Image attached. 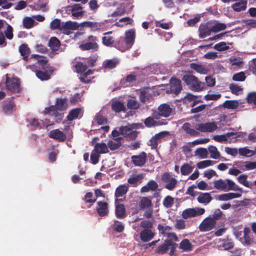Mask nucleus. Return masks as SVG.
Here are the masks:
<instances>
[{
	"label": "nucleus",
	"mask_w": 256,
	"mask_h": 256,
	"mask_svg": "<svg viewBox=\"0 0 256 256\" xmlns=\"http://www.w3.org/2000/svg\"><path fill=\"white\" fill-rule=\"evenodd\" d=\"M182 80L190 89L196 92L202 90L204 86V83L199 81L198 78L194 75H185L182 78Z\"/></svg>",
	"instance_id": "1"
},
{
	"label": "nucleus",
	"mask_w": 256,
	"mask_h": 256,
	"mask_svg": "<svg viewBox=\"0 0 256 256\" xmlns=\"http://www.w3.org/2000/svg\"><path fill=\"white\" fill-rule=\"evenodd\" d=\"M177 245L176 242H172L170 240H166L164 244L158 247L156 252L163 254L167 253L168 250H170L169 254L173 256Z\"/></svg>",
	"instance_id": "2"
},
{
	"label": "nucleus",
	"mask_w": 256,
	"mask_h": 256,
	"mask_svg": "<svg viewBox=\"0 0 256 256\" xmlns=\"http://www.w3.org/2000/svg\"><path fill=\"white\" fill-rule=\"evenodd\" d=\"M6 89L12 93H18L20 91V81L16 78H10L6 76Z\"/></svg>",
	"instance_id": "3"
},
{
	"label": "nucleus",
	"mask_w": 256,
	"mask_h": 256,
	"mask_svg": "<svg viewBox=\"0 0 256 256\" xmlns=\"http://www.w3.org/2000/svg\"><path fill=\"white\" fill-rule=\"evenodd\" d=\"M88 42L81 44L80 46V49L82 50H94V51H97L98 48L97 37L90 35L88 36Z\"/></svg>",
	"instance_id": "4"
},
{
	"label": "nucleus",
	"mask_w": 256,
	"mask_h": 256,
	"mask_svg": "<svg viewBox=\"0 0 256 256\" xmlns=\"http://www.w3.org/2000/svg\"><path fill=\"white\" fill-rule=\"evenodd\" d=\"M216 224V222L210 216L202 220L199 226V229L201 232H208L213 229Z\"/></svg>",
	"instance_id": "5"
},
{
	"label": "nucleus",
	"mask_w": 256,
	"mask_h": 256,
	"mask_svg": "<svg viewBox=\"0 0 256 256\" xmlns=\"http://www.w3.org/2000/svg\"><path fill=\"white\" fill-rule=\"evenodd\" d=\"M218 126L215 122H206L198 124L196 128L200 132H212L218 128Z\"/></svg>",
	"instance_id": "6"
},
{
	"label": "nucleus",
	"mask_w": 256,
	"mask_h": 256,
	"mask_svg": "<svg viewBox=\"0 0 256 256\" xmlns=\"http://www.w3.org/2000/svg\"><path fill=\"white\" fill-rule=\"evenodd\" d=\"M162 180L164 182L167 183L165 188L170 190H173L177 184L176 180L171 177L168 172H166L162 176Z\"/></svg>",
	"instance_id": "7"
},
{
	"label": "nucleus",
	"mask_w": 256,
	"mask_h": 256,
	"mask_svg": "<svg viewBox=\"0 0 256 256\" xmlns=\"http://www.w3.org/2000/svg\"><path fill=\"white\" fill-rule=\"evenodd\" d=\"M147 158L146 154L142 152L139 155H134L131 156L133 164L136 166H142L146 162Z\"/></svg>",
	"instance_id": "8"
},
{
	"label": "nucleus",
	"mask_w": 256,
	"mask_h": 256,
	"mask_svg": "<svg viewBox=\"0 0 256 256\" xmlns=\"http://www.w3.org/2000/svg\"><path fill=\"white\" fill-rule=\"evenodd\" d=\"M180 80L175 78H172L170 80V90L172 93L178 95L182 90Z\"/></svg>",
	"instance_id": "9"
},
{
	"label": "nucleus",
	"mask_w": 256,
	"mask_h": 256,
	"mask_svg": "<svg viewBox=\"0 0 256 256\" xmlns=\"http://www.w3.org/2000/svg\"><path fill=\"white\" fill-rule=\"evenodd\" d=\"M48 136L60 142H63L65 141L66 138V135L63 132L60 131L59 129H55L50 130L48 134Z\"/></svg>",
	"instance_id": "10"
},
{
	"label": "nucleus",
	"mask_w": 256,
	"mask_h": 256,
	"mask_svg": "<svg viewBox=\"0 0 256 256\" xmlns=\"http://www.w3.org/2000/svg\"><path fill=\"white\" fill-rule=\"evenodd\" d=\"M172 110V109L169 104H162L158 107V114L160 116L168 118L170 116Z\"/></svg>",
	"instance_id": "11"
},
{
	"label": "nucleus",
	"mask_w": 256,
	"mask_h": 256,
	"mask_svg": "<svg viewBox=\"0 0 256 256\" xmlns=\"http://www.w3.org/2000/svg\"><path fill=\"white\" fill-rule=\"evenodd\" d=\"M244 236L242 243L244 246H250L254 242V240L252 236H250L251 233L250 229L249 227L245 226L244 228Z\"/></svg>",
	"instance_id": "12"
},
{
	"label": "nucleus",
	"mask_w": 256,
	"mask_h": 256,
	"mask_svg": "<svg viewBox=\"0 0 256 256\" xmlns=\"http://www.w3.org/2000/svg\"><path fill=\"white\" fill-rule=\"evenodd\" d=\"M121 200V199L116 198L115 200L116 203V209L115 214L118 218H124L126 217V210L125 207L123 204H117L118 200Z\"/></svg>",
	"instance_id": "13"
},
{
	"label": "nucleus",
	"mask_w": 256,
	"mask_h": 256,
	"mask_svg": "<svg viewBox=\"0 0 256 256\" xmlns=\"http://www.w3.org/2000/svg\"><path fill=\"white\" fill-rule=\"evenodd\" d=\"M98 207L96 208L97 212L100 216H106L109 212L108 204L105 202L99 201L97 202Z\"/></svg>",
	"instance_id": "14"
},
{
	"label": "nucleus",
	"mask_w": 256,
	"mask_h": 256,
	"mask_svg": "<svg viewBox=\"0 0 256 256\" xmlns=\"http://www.w3.org/2000/svg\"><path fill=\"white\" fill-rule=\"evenodd\" d=\"M124 40L128 48H130L134 42V31L132 29H130L126 32Z\"/></svg>",
	"instance_id": "15"
},
{
	"label": "nucleus",
	"mask_w": 256,
	"mask_h": 256,
	"mask_svg": "<svg viewBox=\"0 0 256 256\" xmlns=\"http://www.w3.org/2000/svg\"><path fill=\"white\" fill-rule=\"evenodd\" d=\"M42 70H36V76L41 80H47L50 79V76L52 74V70H46V68Z\"/></svg>",
	"instance_id": "16"
},
{
	"label": "nucleus",
	"mask_w": 256,
	"mask_h": 256,
	"mask_svg": "<svg viewBox=\"0 0 256 256\" xmlns=\"http://www.w3.org/2000/svg\"><path fill=\"white\" fill-rule=\"evenodd\" d=\"M155 236L150 229H144L140 234V238L142 241L148 242L152 240Z\"/></svg>",
	"instance_id": "17"
},
{
	"label": "nucleus",
	"mask_w": 256,
	"mask_h": 256,
	"mask_svg": "<svg viewBox=\"0 0 256 256\" xmlns=\"http://www.w3.org/2000/svg\"><path fill=\"white\" fill-rule=\"evenodd\" d=\"M212 200L210 194L208 192H200L197 198L198 202L205 205L208 204Z\"/></svg>",
	"instance_id": "18"
},
{
	"label": "nucleus",
	"mask_w": 256,
	"mask_h": 256,
	"mask_svg": "<svg viewBox=\"0 0 256 256\" xmlns=\"http://www.w3.org/2000/svg\"><path fill=\"white\" fill-rule=\"evenodd\" d=\"M164 132L156 134L148 141V145L151 146L152 149H156L160 140L164 136Z\"/></svg>",
	"instance_id": "19"
},
{
	"label": "nucleus",
	"mask_w": 256,
	"mask_h": 256,
	"mask_svg": "<svg viewBox=\"0 0 256 256\" xmlns=\"http://www.w3.org/2000/svg\"><path fill=\"white\" fill-rule=\"evenodd\" d=\"M199 37L201 38H204L210 35L211 32H213L212 28H209L206 24L200 25L198 28Z\"/></svg>",
	"instance_id": "20"
},
{
	"label": "nucleus",
	"mask_w": 256,
	"mask_h": 256,
	"mask_svg": "<svg viewBox=\"0 0 256 256\" xmlns=\"http://www.w3.org/2000/svg\"><path fill=\"white\" fill-rule=\"evenodd\" d=\"M158 184L154 180H150L147 184L140 189L141 192H146L150 190L154 191L158 188Z\"/></svg>",
	"instance_id": "21"
},
{
	"label": "nucleus",
	"mask_w": 256,
	"mask_h": 256,
	"mask_svg": "<svg viewBox=\"0 0 256 256\" xmlns=\"http://www.w3.org/2000/svg\"><path fill=\"white\" fill-rule=\"evenodd\" d=\"M18 50L21 56H22L24 60L28 61L30 53V48L28 47V44H22L19 46Z\"/></svg>",
	"instance_id": "22"
},
{
	"label": "nucleus",
	"mask_w": 256,
	"mask_h": 256,
	"mask_svg": "<svg viewBox=\"0 0 256 256\" xmlns=\"http://www.w3.org/2000/svg\"><path fill=\"white\" fill-rule=\"evenodd\" d=\"M78 27L79 26L76 22L68 21L64 24H62V30H64V32L67 34H69V32L65 31L69 30H76L78 29Z\"/></svg>",
	"instance_id": "23"
},
{
	"label": "nucleus",
	"mask_w": 256,
	"mask_h": 256,
	"mask_svg": "<svg viewBox=\"0 0 256 256\" xmlns=\"http://www.w3.org/2000/svg\"><path fill=\"white\" fill-rule=\"evenodd\" d=\"M122 138H117L114 140H109L107 144L108 148L111 150H114L118 149L122 146L121 140Z\"/></svg>",
	"instance_id": "24"
},
{
	"label": "nucleus",
	"mask_w": 256,
	"mask_h": 256,
	"mask_svg": "<svg viewBox=\"0 0 256 256\" xmlns=\"http://www.w3.org/2000/svg\"><path fill=\"white\" fill-rule=\"evenodd\" d=\"M241 196V194L230 192L219 195L218 199L221 201H227L234 198H240Z\"/></svg>",
	"instance_id": "25"
},
{
	"label": "nucleus",
	"mask_w": 256,
	"mask_h": 256,
	"mask_svg": "<svg viewBox=\"0 0 256 256\" xmlns=\"http://www.w3.org/2000/svg\"><path fill=\"white\" fill-rule=\"evenodd\" d=\"M80 26L82 27L90 28L92 31L100 30L102 26L100 23L90 21L84 22L80 24Z\"/></svg>",
	"instance_id": "26"
},
{
	"label": "nucleus",
	"mask_w": 256,
	"mask_h": 256,
	"mask_svg": "<svg viewBox=\"0 0 256 256\" xmlns=\"http://www.w3.org/2000/svg\"><path fill=\"white\" fill-rule=\"evenodd\" d=\"M119 63V60L116 58L110 59L104 61L102 66L104 69L111 70L115 68Z\"/></svg>",
	"instance_id": "27"
},
{
	"label": "nucleus",
	"mask_w": 256,
	"mask_h": 256,
	"mask_svg": "<svg viewBox=\"0 0 256 256\" xmlns=\"http://www.w3.org/2000/svg\"><path fill=\"white\" fill-rule=\"evenodd\" d=\"M112 109L116 112H125V106L124 104L120 101L116 100L112 104Z\"/></svg>",
	"instance_id": "28"
},
{
	"label": "nucleus",
	"mask_w": 256,
	"mask_h": 256,
	"mask_svg": "<svg viewBox=\"0 0 256 256\" xmlns=\"http://www.w3.org/2000/svg\"><path fill=\"white\" fill-rule=\"evenodd\" d=\"M114 46L122 52L129 50L123 37L120 38L118 40L114 42Z\"/></svg>",
	"instance_id": "29"
},
{
	"label": "nucleus",
	"mask_w": 256,
	"mask_h": 256,
	"mask_svg": "<svg viewBox=\"0 0 256 256\" xmlns=\"http://www.w3.org/2000/svg\"><path fill=\"white\" fill-rule=\"evenodd\" d=\"M182 128L188 135L192 136H196L199 135V132L194 128H191L190 124L188 122L184 123Z\"/></svg>",
	"instance_id": "30"
},
{
	"label": "nucleus",
	"mask_w": 256,
	"mask_h": 256,
	"mask_svg": "<svg viewBox=\"0 0 256 256\" xmlns=\"http://www.w3.org/2000/svg\"><path fill=\"white\" fill-rule=\"evenodd\" d=\"M34 59L37 61L36 64H38L42 66V69L45 68V66L48 63V60L46 58L40 56L38 54H32L30 56V59Z\"/></svg>",
	"instance_id": "31"
},
{
	"label": "nucleus",
	"mask_w": 256,
	"mask_h": 256,
	"mask_svg": "<svg viewBox=\"0 0 256 256\" xmlns=\"http://www.w3.org/2000/svg\"><path fill=\"white\" fill-rule=\"evenodd\" d=\"M60 45V41L56 37H52L48 42V46L52 51L58 50Z\"/></svg>",
	"instance_id": "32"
},
{
	"label": "nucleus",
	"mask_w": 256,
	"mask_h": 256,
	"mask_svg": "<svg viewBox=\"0 0 256 256\" xmlns=\"http://www.w3.org/2000/svg\"><path fill=\"white\" fill-rule=\"evenodd\" d=\"M94 150L98 154H106L108 152V146L104 142L97 143L94 146Z\"/></svg>",
	"instance_id": "33"
},
{
	"label": "nucleus",
	"mask_w": 256,
	"mask_h": 256,
	"mask_svg": "<svg viewBox=\"0 0 256 256\" xmlns=\"http://www.w3.org/2000/svg\"><path fill=\"white\" fill-rule=\"evenodd\" d=\"M180 248L184 252L192 250L193 246L188 239L183 240L180 244Z\"/></svg>",
	"instance_id": "34"
},
{
	"label": "nucleus",
	"mask_w": 256,
	"mask_h": 256,
	"mask_svg": "<svg viewBox=\"0 0 256 256\" xmlns=\"http://www.w3.org/2000/svg\"><path fill=\"white\" fill-rule=\"evenodd\" d=\"M128 191V186L126 184L120 185L115 191L114 196L116 198L122 196L126 194Z\"/></svg>",
	"instance_id": "35"
},
{
	"label": "nucleus",
	"mask_w": 256,
	"mask_h": 256,
	"mask_svg": "<svg viewBox=\"0 0 256 256\" xmlns=\"http://www.w3.org/2000/svg\"><path fill=\"white\" fill-rule=\"evenodd\" d=\"M81 112L80 108H73L70 110L68 115L66 116V118L69 121H72L74 119L78 118L79 114Z\"/></svg>",
	"instance_id": "36"
},
{
	"label": "nucleus",
	"mask_w": 256,
	"mask_h": 256,
	"mask_svg": "<svg viewBox=\"0 0 256 256\" xmlns=\"http://www.w3.org/2000/svg\"><path fill=\"white\" fill-rule=\"evenodd\" d=\"M246 0H242L240 2H236L232 4V8L236 12H240L245 10L246 8Z\"/></svg>",
	"instance_id": "37"
},
{
	"label": "nucleus",
	"mask_w": 256,
	"mask_h": 256,
	"mask_svg": "<svg viewBox=\"0 0 256 256\" xmlns=\"http://www.w3.org/2000/svg\"><path fill=\"white\" fill-rule=\"evenodd\" d=\"M14 104L12 102H9L2 106V109L4 114H8L14 110Z\"/></svg>",
	"instance_id": "38"
},
{
	"label": "nucleus",
	"mask_w": 256,
	"mask_h": 256,
	"mask_svg": "<svg viewBox=\"0 0 256 256\" xmlns=\"http://www.w3.org/2000/svg\"><path fill=\"white\" fill-rule=\"evenodd\" d=\"M158 230L159 234L166 236L172 230V227L169 226H166L165 224H158Z\"/></svg>",
	"instance_id": "39"
},
{
	"label": "nucleus",
	"mask_w": 256,
	"mask_h": 256,
	"mask_svg": "<svg viewBox=\"0 0 256 256\" xmlns=\"http://www.w3.org/2000/svg\"><path fill=\"white\" fill-rule=\"evenodd\" d=\"M102 44L104 46L108 47H111L114 46V39L112 36H105L102 37Z\"/></svg>",
	"instance_id": "40"
},
{
	"label": "nucleus",
	"mask_w": 256,
	"mask_h": 256,
	"mask_svg": "<svg viewBox=\"0 0 256 256\" xmlns=\"http://www.w3.org/2000/svg\"><path fill=\"white\" fill-rule=\"evenodd\" d=\"M66 98H57L56 100V106L58 110H64L68 108Z\"/></svg>",
	"instance_id": "41"
},
{
	"label": "nucleus",
	"mask_w": 256,
	"mask_h": 256,
	"mask_svg": "<svg viewBox=\"0 0 256 256\" xmlns=\"http://www.w3.org/2000/svg\"><path fill=\"white\" fill-rule=\"evenodd\" d=\"M190 67L192 69L202 74H206L208 72L206 68L202 64L192 63L190 64Z\"/></svg>",
	"instance_id": "42"
},
{
	"label": "nucleus",
	"mask_w": 256,
	"mask_h": 256,
	"mask_svg": "<svg viewBox=\"0 0 256 256\" xmlns=\"http://www.w3.org/2000/svg\"><path fill=\"white\" fill-rule=\"evenodd\" d=\"M214 187L219 190H224L226 189L227 186L226 180L222 179L216 180L214 181Z\"/></svg>",
	"instance_id": "43"
},
{
	"label": "nucleus",
	"mask_w": 256,
	"mask_h": 256,
	"mask_svg": "<svg viewBox=\"0 0 256 256\" xmlns=\"http://www.w3.org/2000/svg\"><path fill=\"white\" fill-rule=\"evenodd\" d=\"M34 22L32 18L25 17L22 20L23 26L26 29H30L34 26Z\"/></svg>",
	"instance_id": "44"
},
{
	"label": "nucleus",
	"mask_w": 256,
	"mask_h": 256,
	"mask_svg": "<svg viewBox=\"0 0 256 256\" xmlns=\"http://www.w3.org/2000/svg\"><path fill=\"white\" fill-rule=\"evenodd\" d=\"M193 168L194 167L188 164H184L180 168L181 174L183 176H188L192 172Z\"/></svg>",
	"instance_id": "45"
},
{
	"label": "nucleus",
	"mask_w": 256,
	"mask_h": 256,
	"mask_svg": "<svg viewBox=\"0 0 256 256\" xmlns=\"http://www.w3.org/2000/svg\"><path fill=\"white\" fill-rule=\"evenodd\" d=\"M230 62L232 66L236 68H241L243 65V61L240 58L232 57L230 58Z\"/></svg>",
	"instance_id": "46"
},
{
	"label": "nucleus",
	"mask_w": 256,
	"mask_h": 256,
	"mask_svg": "<svg viewBox=\"0 0 256 256\" xmlns=\"http://www.w3.org/2000/svg\"><path fill=\"white\" fill-rule=\"evenodd\" d=\"M182 216L184 219H187L190 217L196 216V210L194 208H188L184 210L182 212Z\"/></svg>",
	"instance_id": "47"
},
{
	"label": "nucleus",
	"mask_w": 256,
	"mask_h": 256,
	"mask_svg": "<svg viewBox=\"0 0 256 256\" xmlns=\"http://www.w3.org/2000/svg\"><path fill=\"white\" fill-rule=\"evenodd\" d=\"M222 246L224 250H229L234 248V244L232 240L224 239L222 241Z\"/></svg>",
	"instance_id": "48"
},
{
	"label": "nucleus",
	"mask_w": 256,
	"mask_h": 256,
	"mask_svg": "<svg viewBox=\"0 0 256 256\" xmlns=\"http://www.w3.org/2000/svg\"><path fill=\"white\" fill-rule=\"evenodd\" d=\"M50 28L52 30H59L62 31V24L58 18H55L50 24Z\"/></svg>",
	"instance_id": "49"
},
{
	"label": "nucleus",
	"mask_w": 256,
	"mask_h": 256,
	"mask_svg": "<svg viewBox=\"0 0 256 256\" xmlns=\"http://www.w3.org/2000/svg\"><path fill=\"white\" fill-rule=\"evenodd\" d=\"M208 150L212 158L217 159L220 156V153L216 146H211L208 148Z\"/></svg>",
	"instance_id": "50"
},
{
	"label": "nucleus",
	"mask_w": 256,
	"mask_h": 256,
	"mask_svg": "<svg viewBox=\"0 0 256 256\" xmlns=\"http://www.w3.org/2000/svg\"><path fill=\"white\" fill-rule=\"evenodd\" d=\"M162 203L164 207L170 208L174 204V198L170 196H167L164 198Z\"/></svg>",
	"instance_id": "51"
},
{
	"label": "nucleus",
	"mask_w": 256,
	"mask_h": 256,
	"mask_svg": "<svg viewBox=\"0 0 256 256\" xmlns=\"http://www.w3.org/2000/svg\"><path fill=\"white\" fill-rule=\"evenodd\" d=\"M224 108L228 109H236L238 106V102L236 100H226L223 104Z\"/></svg>",
	"instance_id": "52"
},
{
	"label": "nucleus",
	"mask_w": 256,
	"mask_h": 256,
	"mask_svg": "<svg viewBox=\"0 0 256 256\" xmlns=\"http://www.w3.org/2000/svg\"><path fill=\"white\" fill-rule=\"evenodd\" d=\"M142 178L143 176L142 174H138L135 176L129 178L128 182L130 184L136 186L138 182H140V180Z\"/></svg>",
	"instance_id": "53"
},
{
	"label": "nucleus",
	"mask_w": 256,
	"mask_h": 256,
	"mask_svg": "<svg viewBox=\"0 0 256 256\" xmlns=\"http://www.w3.org/2000/svg\"><path fill=\"white\" fill-rule=\"evenodd\" d=\"M140 208L142 209H144L152 206V201L147 197H143L140 200Z\"/></svg>",
	"instance_id": "54"
},
{
	"label": "nucleus",
	"mask_w": 256,
	"mask_h": 256,
	"mask_svg": "<svg viewBox=\"0 0 256 256\" xmlns=\"http://www.w3.org/2000/svg\"><path fill=\"white\" fill-rule=\"evenodd\" d=\"M144 124L147 128H152L158 125V122L155 120L153 118L150 116L145 119Z\"/></svg>",
	"instance_id": "55"
},
{
	"label": "nucleus",
	"mask_w": 256,
	"mask_h": 256,
	"mask_svg": "<svg viewBox=\"0 0 256 256\" xmlns=\"http://www.w3.org/2000/svg\"><path fill=\"white\" fill-rule=\"evenodd\" d=\"M226 184L227 186L228 190H240L242 191V188H239L238 186H236L234 182L232 180L226 179Z\"/></svg>",
	"instance_id": "56"
},
{
	"label": "nucleus",
	"mask_w": 256,
	"mask_h": 256,
	"mask_svg": "<svg viewBox=\"0 0 256 256\" xmlns=\"http://www.w3.org/2000/svg\"><path fill=\"white\" fill-rule=\"evenodd\" d=\"M238 153L242 156H250L254 154V151L248 149L246 147L239 148Z\"/></svg>",
	"instance_id": "57"
},
{
	"label": "nucleus",
	"mask_w": 256,
	"mask_h": 256,
	"mask_svg": "<svg viewBox=\"0 0 256 256\" xmlns=\"http://www.w3.org/2000/svg\"><path fill=\"white\" fill-rule=\"evenodd\" d=\"M58 108L56 106H51L46 108L44 110V114H49L52 116H56L58 114Z\"/></svg>",
	"instance_id": "58"
},
{
	"label": "nucleus",
	"mask_w": 256,
	"mask_h": 256,
	"mask_svg": "<svg viewBox=\"0 0 256 256\" xmlns=\"http://www.w3.org/2000/svg\"><path fill=\"white\" fill-rule=\"evenodd\" d=\"M214 48L218 51L221 52L228 50L230 47L226 46V44L225 42H222L216 44Z\"/></svg>",
	"instance_id": "59"
},
{
	"label": "nucleus",
	"mask_w": 256,
	"mask_h": 256,
	"mask_svg": "<svg viewBox=\"0 0 256 256\" xmlns=\"http://www.w3.org/2000/svg\"><path fill=\"white\" fill-rule=\"evenodd\" d=\"M75 68L77 72L82 74H84L88 68L87 66L84 64L82 62H78L75 65Z\"/></svg>",
	"instance_id": "60"
},
{
	"label": "nucleus",
	"mask_w": 256,
	"mask_h": 256,
	"mask_svg": "<svg viewBox=\"0 0 256 256\" xmlns=\"http://www.w3.org/2000/svg\"><path fill=\"white\" fill-rule=\"evenodd\" d=\"M127 106L130 110H137L140 107V104L136 100L130 99L127 102Z\"/></svg>",
	"instance_id": "61"
},
{
	"label": "nucleus",
	"mask_w": 256,
	"mask_h": 256,
	"mask_svg": "<svg viewBox=\"0 0 256 256\" xmlns=\"http://www.w3.org/2000/svg\"><path fill=\"white\" fill-rule=\"evenodd\" d=\"M46 4L44 2V1L42 0H38L36 3V6H34V10H42V11L45 12L47 10L46 8Z\"/></svg>",
	"instance_id": "62"
},
{
	"label": "nucleus",
	"mask_w": 256,
	"mask_h": 256,
	"mask_svg": "<svg viewBox=\"0 0 256 256\" xmlns=\"http://www.w3.org/2000/svg\"><path fill=\"white\" fill-rule=\"evenodd\" d=\"M95 122L98 125H102L107 122V119L99 113L96 114L94 118Z\"/></svg>",
	"instance_id": "63"
},
{
	"label": "nucleus",
	"mask_w": 256,
	"mask_h": 256,
	"mask_svg": "<svg viewBox=\"0 0 256 256\" xmlns=\"http://www.w3.org/2000/svg\"><path fill=\"white\" fill-rule=\"evenodd\" d=\"M246 100L248 104H254L256 106V92H252L248 94Z\"/></svg>",
	"instance_id": "64"
}]
</instances>
